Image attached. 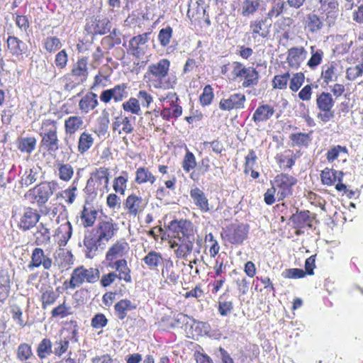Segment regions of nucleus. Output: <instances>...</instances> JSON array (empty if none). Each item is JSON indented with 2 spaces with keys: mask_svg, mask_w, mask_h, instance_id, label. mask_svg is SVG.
I'll return each instance as SVG.
<instances>
[{
  "mask_svg": "<svg viewBox=\"0 0 363 363\" xmlns=\"http://www.w3.org/2000/svg\"><path fill=\"white\" fill-rule=\"evenodd\" d=\"M190 196L193 199L194 203L202 211L209 212L213 211L214 208L208 203L205 194L202 190L199 188H195L191 190Z\"/></svg>",
  "mask_w": 363,
  "mask_h": 363,
  "instance_id": "nucleus-19",
  "label": "nucleus"
},
{
  "mask_svg": "<svg viewBox=\"0 0 363 363\" xmlns=\"http://www.w3.org/2000/svg\"><path fill=\"white\" fill-rule=\"evenodd\" d=\"M82 117L78 116H69L65 121V129L67 134H74L83 125Z\"/></svg>",
  "mask_w": 363,
  "mask_h": 363,
  "instance_id": "nucleus-34",
  "label": "nucleus"
},
{
  "mask_svg": "<svg viewBox=\"0 0 363 363\" xmlns=\"http://www.w3.org/2000/svg\"><path fill=\"white\" fill-rule=\"evenodd\" d=\"M94 138L91 134L87 132H83L79 138L78 141V151L83 154L88 151L94 144Z\"/></svg>",
  "mask_w": 363,
  "mask_h": 363,
  "instance_id": "nucleus-38",
  "label": "nucleus"
},
{
  "mask_svg": "<svg viewBox=\"0 0 363 363\" xmlns=\"http://www.w3.org/2000/svg\"><path fill=\"white\" fill-rule=\"evenodd\" d=\"M122 174L123 175L119 176L114 179L113 189L116 192L124 194L127 186L128 173L126 172H123Z\"/></svg>",
  "mask_w": 363,
  "mask_h": 363,
  "instance_id": "nucleus-51",
  "label": "nucleus"
},
{
  "mask_svg": "<svg viewBox=\"0 0 363 363\" xmlns=\"http://www.w3.org/2000/svg\"><path fill=\"white\" fill-rule=\"evenodd\" d=\"M310 49L311 56L307 62V65L311 69H315L321 64L324 52L321 49L317 48L315 46H311Z\"/></svg>",
  "mask_w": 363,
  "mask_h": 363,
  "instance_id": "nucleus-39",
  "label": "nucleus"
},
{
  "mask_svg": "<svg viewBox=\"0 0 363 363\" xmlns=\"http://www.w3.org/2000/svg\"><path fill=\"white\" fill-rule=\"evenodd\" d=\"M290 138L296 145H308L311 141L309 134L303 133L291 134Z\"/></svg>",
  "mask_w": 363,
  "mask_h": 363,
  "instance_id": "nucleus-58",
  "label": "nucleus"
},
{
  "mask_svg": "<svg viewBox=\"0 0 363 363\" xmlns=\"http://www.w3.org/2000/svg\"><path fill=\"white\" fill-rule=\"evenodd\" d=\"M108 169L106 167H100L94 172L91 173L90 178L88 179L85 187L86 191H93L94 183H99V185L105 186L106 189L108 184Z\"/></svg>",
  "mask_w": 363,
  "mask_h": 363,
  "instance_id": "nucleus-17",
  "label": "nucleus"
},
{
  "mask_svg": "<svg viewBox=\"0 0 363 363\" xmlns=\"http://www.w3.org/2000/svg\"><path fill=\"white\" fill-rule=\"evenodd\" d=\"M128 249V244L125 240H117L107 251L106 259L108 262H112L118 257H121Z\"/></svg>",
  "mask_w": 363,
  "mask_h": 363,
  "instance_id": "nucleus-21",
  "label": "nucleus"
},
{
  "mask_svg": "<svg viewBox=\"0 0 363 363\" xmlns=\"http://www.w3.org/2000/svg\"><path fill=\"white\" fill-rule=\"evenodd\" d=\"M57 297V295L52 289H46L43 292L41 296L43 308H45L48 305L54 303Z\"/></svg>",
  "mask_w": 363,
  "mask_h": 363,
  "instance_id": "nucleus-56",
  "label": "nucleus"
},
{
  "mask_svg": "<svg viewBox=\"0 0 363 363\" xmlns=\"http://www.w3.org/2000/svg\"><path fill=\"white\" fill-rule=\"evenodd\" d=\"M178 241L179 242V247L175 250L176 257L180 259H186L193 251L196 238Z\"/></svg>",
  "mask_w": 363,
  "mask_h": 363,
  "instance_id": "nucleus-30",
  "label": "nucleus"
},
{
  "mask_svg": "<svg viewBox=\"0 0 363 363\" xmlns=\"http://www.w3.org/2000/svg\"><path fill=\"white\" fill-rule=\"evenodd\" d=\"M135 116H121L122 128L118 130V133L130 134L134 130Z\"/></svg>",
  "mask_w": 363,
  "mask_h": 363,
  "instance_id": "nucleus-50",
  "label": "nucleus"
},
{
  "mask_svg": "<svg viewBox=\"0 0 363 363\" xmlns=\"http://www.w3.org/2000/svg\"><path fill=\"white\" fill-rule=\"evenodd\" d=\"M161 274L167 281L173 284H176L179 279V275L174 270V263L171 259H165Z\"/></svg>",
  "mask_w": 363,
  "mask_h": 363,
  "instance_id": "nucleus-33",
  "label": "nucleus"
},
{
  "mask_svg": "<svg viewBox=\"0 0 363 363\" xmlns=\"http://www.w3.org/2000/svg\"><path fill=\"white\" fill-rule=\"evenodd\" d=\"M135 174V182L139 184L146 182L153 184L156 180L155 177L145 167H139Z\"/></svg>",
  "mask_w": 363,
  "mask_h": 363,
  "instance_id": "nucleus-41",
  "label": "nucleus"
},
{
  "mask_svg": "<svg viewBox=\"0 0 363 363\" xmlns=\"http://www.w3.org/2000/svg\"><path fill=\"white\" fill-rule=\"evenodd\" d=\"M137 306L128 299H122L117 302L114 306L116 314L118 319L123 320L128 311L134 310Z\"/></svg>",
  "mask_w": 363,
  "mask_h": 363,
  "instance_id": "nucleus-28",
  "label": "nucleus"
},
{
  "mask_svg": "<svg viewBox=\"0 0 363 363\" xmlns=\"http://www.w3.org/2000/svg\"><path fill=\"white\" fill-rule=\"evenodd\" d=\"M290 78V74L286 72L281 75H277L272 80L273 86L275 89H284L287 86L288 81Z\"/></svg>",
  "mask_w": 363,
  "mask_h": 363,
  "instance_id": "nucleus-57",
  "label": "nucleus"
},
{
  "mask_svg": "<svg viewBox=\"0 0 363 363\" xmlns=\"http://www.w3.org/2000/svg\"><path fill=\"white\" fill-rule=\"evenodd\" d=\"M310 212L308 211H298L293 214L290 220L294 223L295 227L301 228L308 222H310Z\"/></svg>",
  "mask_w": 363,
  "mask_h": 363,
  "instance_id": "nucleus-42",
  "label": "nucleus"
},
{
  "mask_svg": "<svg viewBox=\"0 0 363 363\" xmlns=\"http://www.w3.org/2000/svg\"><path fill=\"white\" fill-rule=\"evenodd\" d=\"M233 309V302L223 299V296L219 298L218 310L220 315L226 316L231 313Z\"/></svg>",
  "mask_w": 363,
  "mask_h": 363,
  "instance_id": "nucleus-53",
  "label": "nucleus"
},
{
  "mask_svg": "<svg viewBox=\"0 0 363 363\" xmlns=\"http://www.w3.org/2000/svg\"><path fill=\"white\" fill-rule=\"evenodd\" d=\"M57 184L55 182H42L32 189L28 193L33 195L39 206H43L53 194L56 190Z\"/></svg>",
  "mask_w": 363,
  "mask_h": 363,
  "instance_id": "nucleus-8",
  "label": "nucleus"
},
{
  "mask_svg": "<svg viewBox=\"0 0 363 363\" xmlns=\"http://www.w3.org/2000/svg\"><path fill=\"white\" fill-rule=\"evenodd\" d=\"M232 73L236 77H244L242 86L250 87L255 86L259 82V73L253 67H246L243 64L239 62H233L232 64Z\"/></svg>",
  "mask_w": 363,
  "mask_h": 363,
  "instance_id": "nucleus-6",
  "label": "nucleus"
},
{
  "mask_svg": "<svg viewBox=\"0 0 363 363\" xmlns=\"http://www.w3.org/2000/svg\"><path fill=\"white\" fill-rule=\"evenodd\" d=\"M214 97L213 88L211 85H206L203 88V93L199 97V101L203 106H208L211 104Z\"/></svg>",
  "mask_w": 363,
  "mask_h": 363,
  "instance_id": "nucleus-52",
  "label": "nucleus"
},
{
  "mask_svg": "<svg viewBox=\"0 0 363 363\" xmlns=\"http://www.w3.org/2000/svg\"><path fill=\"white\" fill-rule=\"evenodd\" d=\"M321 181L323 184L330 186L335 182L334 169L325 168L320 174Z\"/></svg>",
  "mask_w": 363,
  "mask_h": 363,
  "instance_id": "nucleus-62",
  "label": "nucleus"
},
{
  "mask_svg": "<svg viewBox=\"0 0 363 363\" xmlns=\"http://www.w3.org/2000/svg\"><path fill=\"white\" fill-rule=\"evenodd\" d=\"M307 51L303 47H293L288 50L286 57L289 65L293 68H298L306 58Z\"/></svg>",
  "mask_w": 363,
  "mask_h": 363,
  "instance_id": "nucleus-20",
  "label": "nucleus"
},
{
  "mask_svg": "<svg viewBox=\"0 0 363 363\" xmlns=\"http://www.w3.org/2000/svg\"><path fill=\"white\" fill-rule=\"evenodd\" d=\"M248 227L244 224L232 225L226 232L227 240L233 245L241 244L247 238Z\"/></svg>",
  "mask_w": 363,
  "mask_h": 363,
  "instance_id": "nucleus-14",
  "label": "nucleus"
},
{
  "mask_svg": "<svg viewBox=\"0 0 363 363\" xmlns=\"http://www.w3.org/2000/svg\"><path fill=\"white\" fill-rule=\"evenodd\" d=\"M109 113L106 109L101 112V115L97 119V124L94 127V133L99 136H104L108 133L109 127Z\"/></svg>",
  "mask_w": 363,
  "mask_h": 363,
  "instance_id": "nucleus-29",
  "label": "nucleus"
},
{
  "mask_svg": "<svg viewBox=\"0 0 363 363\" xmlns=\"http://www.w3.org/2000/svg\"><path fill=\"white\" fill-rule=\"evenodd\" d=\"M40 171L41 169L39 167H33V168L26 170L21 180L22 186L28 187L35 182L39 177Z\"/></svg>",
  "mask_w": 363,
  "mask_h": 363,
  "instance_id": "nucleus-35",
  "label": "nucleus"
},
{
  "mask_svg": "<svg viewBox=\"0 0 363 363\" xmlns=\"http://www.w3.org/2000/svg\"><path fill=\"white\" fill-rule=\"evenodd\" d=\"M6 43L7 48L13 56L19 57L27 52L26 44L15 36H9Z\"/></svg>",
  "mask_w": 363,
  "mask_h": 363,
  "instance_id": "nucleus-22",
  "label": "nucleus"
},
{
  "mask_svg": "<svg viewBox=\"0 0 363 363\" xmlns=\"http://www.w3.org/2000/svg\"><path fill=\"white\" fill-rule=\"evenodd\" d=\"M125 206L128 208V213L134 216L143 211L145 208V203L142 198L135 194H131L127 197Z\"/></svg>",
  "mask_w": 363,
  "mask_h": 363,
  "instance_id": "nucleus-23",
  "label": "nucleus"
},
{
  "mask_svg": "<svg viewBox=\"0 0 363 363\" xmlns=\"http://www.w3.org/2000/svg\"><path fill=\"white\" fill-rule=\"evenodd\" d=\"M297 183V179L286 174H278L272 183L277 191V197L278 201L284 200L285 198L292 195V187Z\"/></svg>",
  "mask_w": 363,
  "mask_h": 363,
  "instance_id": "nucleus-7",
  "label": "nucleus"
},
{
  "mask_svg": "<svg viewBox=\"0 0 363 363\" xmlns=\"http://www.w3.org/2000/svg\"><path fill=\"white\" fill-rule=\"evenodd\" d=\"M52 266V259L48 254H45L41 248H35L31 254L30 261L28 264L30 271L42 267L45 270H49Z\"/></svg>",
  "mask_w": 363,
  "mask_h": 363,
  "instance_id": "nucleus-9",
  "label": "nucleus"
},
{
  "mask_svg": "<svg viewBox=\"0 0 363 363\" xmlns=\"http://www.w3.org/2000/svg\"><path fill=\"white\" fill-rule=\"evenodd\" d=\"M118 230V224L112 218H106L99 220L96 226L84 235V246L86 257L93 258L99 249H105Z\"/></svg>",
  "mask_w": 363,
  "mask_h": 363,
  "instance_id": "nucleus-1",
  "label": "nucleus"
},
{
  "mask_svg": "<svg viewBox=\"0 0 363 363\" xmlns=\"http://www.w3.org/2000/svg\"><path fill=\"white\" fill-rule=\"evenodd\" d=\"M61 46V42L57 37H48L45 40V48L50 52L59 50Z\"/></svg>",
  "mask_w": 363,
  "mask_h": 363,
  "instance_id": "nucleus-60",
  "label": "nucleus"
},
{
  "mask_svg": "<svg viewBox=\"0 0 363 363\" xmlns=\"http://www.w3.org/2000/svg\"><path fill=\"white\" fill-rule=\"evenodd\" d=\"M266 23L267 18L256 19L250 22V29L254 39H256L257 37L267 38L269 36L271 24L267 26Z\"/></svg>",
  "mask_w": 363,
  "mask_h": 363,
  "instance_id": "nucleus-18",
  "label": "nucleus"
},
{
  "mask_svg": "<svg viewBox=\"0 0 363 363\" xmlns=\"http://www.w3.org/2000/svg\"><path fill=\"white\" fill-rule=\"evenodd\" d=\"M58 177L65 182L69 181L74 174V169L71 164L59 163L57 164Z\"/></svg>",
  "mask_w": 363,
  "mask_h": 363,
  "instance_id": "nucleus-47",
  "label": "nucleus"
},
{
  "mask_svg": "<svg viewBox=\"0 0 363 363\" xmlns=\"http://www.w3.org/2000/svg\"><path fill=\"white\" fill-rule=\"evenodd\" d=\"M127 85L124 83L116 85L112 89L104 90L101 95L100 99L105 104H108L111 99L115 102L121 101L128 96Z\"/></svg>",
  "mask_w": 363,
  "mask_h": 363,
  "instance_id": "nucleus-11",
  "label": "nucleus"
},
{
  "mask_svg": "<svg viewBox=\"0 0 363 363\" xmlns=\"http://www.w3.org/2000/svg\"><path fill=\"white\" fill-rule=\"evenodd\" d=\"M60 218L65 220V222L60 225L57 229L58 236L60 237L58 244L60 246H65L68 240L71 238L72 235V227L70 222L67 220V211L65 208L57 216L56 221L60 223Z\"/></svg>",
  "mask_w": 363,
  "mask_h": 363,
  "instance_id": "nucleus-13",
  "label": "nucleus"
},
{
  "mask_svg": "<svg viewBox=\"0 0 363 363\" xmlns=\"http://www.w3.org/2000/svg\"><path fill=\"white\" fill-rule=\"evenodd\" d=\"M245 101L246 98L243 94H233L228 98L222 99L220 100L219 103V108L223 111L242 109L245 107Z\"/></svg>",
  "mask_w": 363,
  "mask_h": 363,
  "instance_id": "nucleus-15",
  "label": "nucleus"
},
{
  "mask_svg": "<svg viewBox=\"0 0 363 363\" xmlns=\"http://www.w3.org/2000/svg\"><path fill=\"white\" fill-rule=\"evenodd\" d=\"M196 165V162L194 155L188 150L182 162V167L184 170L186 172H189L191 169L195 168Z\"/></svg>",
  "mask_w": 363,
  "mask_h": 363,
  "instance_id": "nucleus-55",
  "label": "nucleus"
},
{
  "mask_svg": "<svg viewBox=\"0 0 363 363\" xmlns=\"http://www.w3.org/2000/svg\"><path fill=\"white\" fill-rule=\"evenodd\" d=\"M274 108L270 105H261L255 110L252 120L255 123L267 121L274 115Z\"/></svg>",
  "mask_w": 363,
  "mask_h": 363,
  "instance_id": "nucleus-25",
  "label": "nucleus"
},
{
  "mask_svg": "<svg viewBox=\"0 0 363 363\" xmlns=\"http://www.w3.org/2000/svg\"><path fill=\"white\" fill-rule=\"evenodd\" d=\"M35 243L38 245H41L48 243L50 240V230L40 223L38 226L37 231L35 234Z\"/></svg>",
  "mask_w": 363,
  "mask_h": 363,
  "instance_id": "nucleus-45",
  "label": "nucleus"
},
{
  "mask_svg": "<svg viewBox=\"0 0 363 363\" xmlns=\"http://www.w3.org/2000/svg\"><path fill=\"white\" fill-rule=\"evenodd\" d=\"M260 0H245L242 4L241 15L246 17L254 14L260 6Z\"/></svg>",
  "mask_w": 363,
  "mask_h": 363,
  "instance_id": "nucleus-44",
  "label": "nucleus"
},
{
  "mask_svg": "<svg viewBox=\"0 0 363 363\" xmlns=\"http://www.w3.org/2000/svg\"><path fill=\"white\" fill-rule=\"evenodd\" d=\"M172 35V28L169 26H167L164 28H162L160 30L158 35V39L160 40V44L165 47L167 46L169 42Z\"/></svg>",
  "mask_w": 363,
  "mask_h": 363,
  "instance_id": "nucleus-59",
  "label": "nucleus"
},
{
  "mask_svg": "<svg viewBox=\"0 0 363 363\" xmlns=\"http://www.w3.org/2000/svg\"><path fill=\"white\" fill-rule=\"evenodd\" d=\"M112 268H115L116 272H118V279L124 280L126 283H130L132 278L130 275V269L128 267L127 261L125 259H121L116 261L113 264H109Z\"/></svg>",
  "mask_w": 363,
  "mask_h": 363,
  "instance_id": "nucleus-26",
  "label": "nucleus"
},
{
  "mask_svg": "<svg viewBox=\"0 0 363 363\" xmlns=\"http://www.w3.org/2000/svg\"><path fill=\"white\" fill-rule=\"evenodd\" d=\"M143 261L150 270H157L158 267L163 264L165 259H163L161 253L154 250L150 251L143 258Z\"/></svg>",
  "mask_w": 363,
  "mask_h": 363,
  "instance_id": "nucleus-27",
  "label": "nucleus"
},
{
  "mask_svg": "<svg viewBox=\"0 0 363 363\" xmlns=\"http://www.w3.org/2000/svg\"><path fill=\"white\" fill-rule=\"evenodd\" d=\"M52 345L50 339L43 338L38 344L36 352L38 357L43 360L52 354Z\"/></svg>",
  "mask_w": 363,
  "mask_h": 363,
  "instance_id": "nucleus-40",
  "label": "nucleus"
},
{
  "mask_svg": "<svg viewBox=\"0 0 363 363\" xmlns=\"http://www.w3.org/2000/svg\"><path fill=\"white\" fill-rule=\"evenodd\" d=\"M72 74L79 78L80 82H84L86 80L88 76L87 62L85 59L79 60L77 64L72 69Z\"/></svg>",
  "mask_w": 363,
  "mask_h": 363,
  "instance_id": "nucleus-36",
  "label": "nucleus"
},
{
  "mask_svg": "<svg viewBox=\"0 0 363 363\" xmlns=\"http://www.w3.org/2000/svg\"><path fill=\"white\" fill-rule=\"evenodd\" d=\"M40 218V216L36 209L26 207L18 222V227L23 231H27L37 224Z\"/></svg>",
  "mask_w": 363,
  "mask_h": 363,
  "instance_id": "nucleus-12",
  "label": "nucleus"
},
{
  "mask_svg": "<svg viewBox=\"0 0 363 363\" xmlns=\"http://www.w3.org/2000/svg\"><path fill=\"white\" fill-rule=\"evenodd\" d=\"M148 35L149 33H145L133 37L129 41L128 52L140 59L145 54L143 45L147 42Z\"/></svg>",
  "mask_w": 363,
  "mask_h": 363,
  "instance_id": "nucleus-16",
  "label": "nucleus"
},
{
  "mask_svg": "<svg viewBox=\"0 0 363 363\" xmlns=\"http://www.w3.org/2000/svg\"><path fill=\"white\" fill-rule=\"evenodd\" d=\"M33 355L30 345L23 342L21 343L16 351V356L20 362H28Z\"/></svg>",
  "mask_w": 363,
  "mask_h": 363,
  "instance_id": "nucleus-37",
  "label": "nucleus"
},
{
  "mask_svg": "<svg viewBox=\"0 0 363 363\" xmlns=\"http://www.w3.org/2000/svg\"><path fill=\"white\" fill-rule=\"evenodd\" d=\"M306 275L305 271L302 269L291 268L285 270L282 273V276L289 279H300L304 277Z\"/></svg>",
  "mask_w": 363,
  "mask_h": 363,
  "instance_id": "nucleus-64",
  "label": "nucleus"
},
{
  "mask_svg": "<svg viewBox=\"0 0 363 363\" xmlns=\"http://www.w3.org/2000/svg\"><path fill=\"white\" fill-rule=\"evenodd\" d=\"M123 108L125 111L130 112L133 114L141 115L142 111L138 99L131 97L123 104Z\"/></svg>",
  "mask_w": 363,
  "mask_h": 363,
  "instance_id": "nucleus-49",
  "label": "nucleus"
},
{
  "mask_svg": "<svg viewBox=\"0 0 363 363\" xmlns=\"http://www.w3.org/2000/svg\"><path fill=\"white\" fill-rule=\"evenodd\" d=\"M57 127L55 121L48 119L42 123L40 145L50 152L59 149V140L57 135Z\"/></svg>",
  "mask_w": 363,
  "mask_h": 363,
  "instance_id": "nucleus-3",
  "label": "nucleus"
},
{
  "mask_svg": "<svg viewBox=\"0 0 363 363\" xmlns=\"http://www.w3.org/2000/svg\"><path fill=\"white\" fill-rule=\"evenodd\" d=\"M304 79L305 76L302 72H298L293 74L289 83L290 89L294 92L297 91L304 82Z\"/></svg>",
  "mask_w": 363,
  "mask_h": 363,
  "instance_id": "nucleus-54",
  "label": "nucleus"
},
{
  "mask_svg": "<svg viewBox=\"0 0 363 363\" xmlns=\"http://www.w3.org/2000/svg\"><path fill=\"white\" fill-rule=\"evenodd\" d=\"M36 139L33 137L21 138L18 143V149L21 152L31 153L35 148Z\"/></svg>",
  "mask_w": 363,
  "mask_h": 363,
  "instance_id": "nucleus-46",
  "label": "nucleus"
},
{
  "mask_svg": "<svg viewBox=\"0 0 363 363\" xmlns=\"http://www.w3.org/2000/svg\"><path fill=\"white\" fill-rule=\"evenodd\" d=\"M168 229L177 240L196 238V230L189 220L184 219L172 220L168 225Z\"/></svg>",
  "mask_w": 363,
  "mask_h": 363,
  "instance_id": "nucleus-5",
  "label": "nucleus"
},
{
  "mask_svg": "<svg viewBox=\"0 0 363 363\" xmlns=\"http://www.w3.org/2000/svg\"><path fill=\"white\" fill-rule=\"evenodd\" d=\"M321 77L325 84L336 81L337 79V64L329 62L322 67Z\"/></svg>",
  "mask_w": 363,
  "mask_h": 363,
  "instance_id": "nucleus-31",
  "label": "nucleus"
},
{
  "mask_svg": "<svg viewBox=\"0 0 363 363\" xmlns=\"http://www.w3.org/2000/svg\"><path fill=\"white\" fill-rule=\"evenodd\" d=\"M100 277L99 270L96 268H84V267H77L72 272L69 282V288L75 289L82 285L84 281L94 284L96 282Z\"/></svg>",
  "mask_w": 363,
  "mask_h": 363,
  "instance_id": "nucleus-4",
  "label": "nucleus"
},
{
  "mask_svg": "<svg viewBox=\"0 0 363 363\" xmlns=\"http://www.w3.org/2000/svg\"><path fill=\"white\" fill-rule=\"evenodd\" d=\"M111 27V22L108 18L97 16L86 23L85 29L93 35H104L110 31Z\"/></svg>",
  "mask_w": 363,
  "mask_h": 363,
  "instance_id": "nucleus-10",
  "label": "nucleus"
},
{
  "mask_svg": "<svg viewBox=\"0 0 363 363\" xmlns=\"http://www.w3.org/2000/svg\"><path fill=\"white\" fill-rule=\"evenodd\" d=\"M334 103L332 95L328 92H322L318 96L316 99L318 108L323 112L330 111L334 106Z\"/></svg>",
  "mask_w": 363,
  "mask_h": 363,
  "instance_id": "nucleus-32",
  "label": "nucleus"
},
{
  "mask_svg": "<svg viewBox=\"0 0 363 363\" xmlns=\"http://www.w3.org/2000/svg\"><path fill=\"white\" fill-rule=\"evenodd\" d=\"M97 211L96 210H89L86 208H84L81 219L82 224L84 227L92 226L96 220Z\"/></svg>",
  "mask_w": 363,
  "mask_h": 363,
  "instance_id": "nucleus-48",
  "label": "nucleus"
},
{
  "mask_svg": "<svg viewBox=\"0 0 363 363\" xmlns=\"http://www.w3.org/2000/svg\"><path fill=\"white\" fill-rule=\"evenodd\" d=\"M323 26V21L316 14L311 13L307 15L306 27L310 32L316 33L320 30Z\"/></svg>",
  "mask_w": 363,
  "mask_h": 363,
  "instance_id": "nucleus-43",
  "label": "nucleus"
},
{
  "mask_svg": "<svg viewBox=\"0 0 363 363\" xmlns=\"http://www.w3.org/2000/svg\"><path fill=\"white\" fill-rule=\"evenodd\" d=\"M347 152L346 147L341 145H336L334 147L330 149L327 152V160L328 162H332L335 160L340 155V152Z\"/></svg>",
  "mask_w": 363,
  "mask_h": 363,
  "instance_id": "nucleus-63",
  "label": "nucleus"
},
{
  "mask_svg": "<svg viewBox=\"0 0 363 363\" xmlns=\"http://www.w3.org/2000/svg\"><path fill=\"white\" fill-rule=\"evenodd\" d=\"M68 347L69 340L67 339L56 341L54 344V350H52V353L58 357H60L67 350Z\"/></svg>",
  "mask_w": 363,
  "mask_h": 363,
  "instance_id": "nucleus-61",
  "label": "nucleus"
},
{
  "mask_svg": "<svg viewBox=\"0 0 363 363\" xmlns=\"http://www.w3.org/2000/svg\"><path fill=\"white\" fill-rule=\"evenodd\" d=\"M169 60L164 58L148 66L145 77L154 88L165 90L172 89L176 85L177 77L169 74Z\"/></svg>",
  "mask_w": 363,
  "mask_h": 363,
  "instance_id": "nucleus-2",
  "label": "nucleus"
},
{
  "mask_svg": "<svg viewBox=\"0 0 363 363\" xmlns=\"http://www.w3.org/2000/svg\"><path fill=\"white\" fill-rule=\"evenodd\" d=\"M99 104L97 95L93 92H88L79 102V110L84 113H88L94 110Z\"/></svg>",
  "mask_w": 363,
  "mask_h": 363,
  "instance_id": "nucleus-24",
  "label": "nucleus"
}]
</instances>
